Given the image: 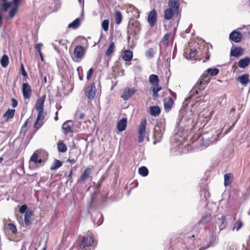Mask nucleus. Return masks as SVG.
Segmentation results:
<instances>
[{
	"label": "nucleus",
	"instance_id": "nucleus-56",
	"mask_svg": "<svg viewBox=\"0 0 250 250\" xmlns=\"http://www.w3.org/2000/svg\"><path fill=\"white\" fill-rule=\"evenodd\" d=\"M12 104L11 105L13 108H15L18 105V101L14 98H12L11 100Z\"/></svg>",
	"mask_w": 250,
	"mask_h": 250
},
{
	"label": "nucleus",
	"instance_id": "nucleus-45",
	"mask_svg": "<svg viewBox=\"0 0 250 250\" xmlns=\"http://www.w3.org/2000/svg\"><path fill=\"white\" fill-rule=\"evenodd\" d=\"M207 74H210L211 76H214L219 73V69L217 68H208L206 71Z\"/></svg>",
	"mask_w": 250,
	"mask_h": 250
},
{
	"label": "nucleus",
	"instance_id": "nucleus-54",
	"mask_svg": "<svg viewBox=\"0 0 250 250\" xmlns=\"http://www.w3.org/2000/svg\"><path fill=\"white\" fill-rule=\"evenodd\" d=\"M27 206L26 205L24 204V205H21L20 208H19V211L22 214V213H24L26 212V211L27 210Z\"/></svg>",
	"mask_w": 250,
	"mask_h": 250
},
{
	"label": "nucleus",
	"instance_id": "nucleus-8",
	"mask_svg": "<svg viewBox=\"0 0 250 250\" xmlns=\"http://www.w3.org/2000/svg\"><path fill=\"white\" fill-rule=\"evenodd\" d=\"M86 52V49L81 45H77L74 48L73 54L76 59H81L84 57Z\"/></svg>",
	"mask_w": 250,
	"mask_h": 250
},
{
	"label": "nucleus",
	"instance_id": "nucleus-21",
	"mask_svg": "<svg viewBox=\"0 0 250 250\" xmlns=\"http://www.w3.org/2000/svg\"><path fill=\"white\" fill-rule=\"evenodd\" d=\"M237 81L241 83L244 86H247L250 82L249 75L248 74H244L239 76L237 79Z\"/></svg>",
	"mask_w": 250,
	"mask_h": 250
},
{
	"label": "nucleus",
	"instance_id": "nucleus-19",
	"mask_svg": "<svg viewBox=\"0 0 250 250\" xmlns=\"http://www.w3.org/2000/svg\"><path fill=\"white\" fill-rule=\"evenodd\" d=\"M45 98L46 96L44 95L37 100L35 105L37 111H43V105Z\"/></svg>",
	"mask_w": 250,
	"mask_h": 250
},
{
	"label": "nucleus",
	"instance_id": "nucleus-27",
	"mask_svg": "<svg viewBox=\"0 0 250 250\" xmlns=\"http://www.w3.org/2000/svg\"><path fill=\"white\" fill-rule=\"evenodd\" d=\"M127 125V119L126 118H123L117 124V129L119 131H124Z\"/></svg>",
	"mask_w": 250,
	"mask_h": 250
},
{
	"label": "nucleus",
	"instance_id": "nucleus-30",
	"mask_svg": "<svg viewBox=\"0 0 250 250\" xmlns=\"http://www.w3.org/2000/svg\"><path fill=\"white\" fill-rule=\"evenodd\" d=\"M57 149L60 152H65L67 151L66 145L62 141H58L57 143Z\"/></svg>",
	"mask_w": 250,
	"mask_h": 250
},
{
	"label": "nucleus",
	"instance_id": "nucleus-29",
	"mask_svg": "<svg viewBox=\"0 0 250 250\" xmlns=\"http://www.w3.org/2000/svg\"><path fill=\"white\" fill-rule=\"evenodd\" d=\"M233 180V175L231 173H226L224 175V186L227 187L230 185Z\"/></svg>",
	"mask_w": 250,
	"mask_h": 250
},
{
	"label": "nucleus",
	"instance_id": "nucleus-10",
	"mask_svg": "<svg viewBox=\"0 0 250 250\" xmlns=\"http://www.w3.org/2000/svg\"><path fill=\"white\" fill-rule=\"evenodd\" d=\"M95 85L94 83L89 84L86 88L85 93V96L90 100L94 99L95 95Z\"/></svg>",
	"mask_w": 250,
	"mask_h": 250
},
{
	"label": "nucleus",
	"instance_id": "nucleus-14",
	"mask_svg": "<svg viewBox=\"0 0 250 250\" xmlns=\"http://www.w3.org/2000/svg\"><path fill=\"white\" fill-rule=\"evenodd\" d=\"M38 115L36 121L34 125V127L37 129H39L43 124V120H44V112L43 111H37Z\"/></svg>",
	"mask_w": 250,
	"mask_h": 250
},
{
	"label": "nucleus",
	"instance_id": "nucleus-42",
	"mask_svg": "<svg viewBox=\"0 0 250 250\" xmlns=\"http://www.w3.org/2000/svg\"><path fill=\"white\" fill-rule=\"evenodd\" d=\"M139 173L143 177L146 176L148 174V170L146 167H141L139 168Z\"/></svg>",
	"mask_w": 250,
	"mask_h": 250
},
{
	"label": "nucleus",
	"instance_id": "nucleus-31",
	"mask_svg": "<svg viewBox=\"0 0 250 250\" xmlns=\"http://www.w3.org/2000/svg\"><path fill=\"white\" fill-rule=\"evenodd\" d=\"M161 112V110L158 106H153L150 107V113L152 116H157Z\"/></svg>",
	"mask_w": 250,
	"mask_h": 250
},
{
	"label": "nucleus",
	"instance_id": "nucleus-58",
	"mask_svg": "<svg viewBox=\"0 0 250 250\" xmlns=\"http://www.w3.org/2000/svg\"><path fill=\"white\" fill-rule=\"evenodd\" d=\"M77 115L78 116V118L80 119H83L85 116V114L83 113L77 112L76 114V115Z\"/></svg>",
	"mask_w": 250,
	"mask_h": 250
},
{
	"label": "nucleus",
	"instance_id": "nucleus-16",
	"mask_svg": "<svg viewBox=\"0 0 250 250\" xmlns=\"http://www.w3.org/2000/svg\"><path fill=\"white\" fill-rule=\"evenodd\" d=\"M34 215V212L31 209H28L24 216L25 224L26 226L30 225L32 223V216Z\"/></svg>",
	"mask_w": 250,
	"mask_h": 250
},
{
	"label": "nucleus",
	"instance_id": "nucleus-32",
	"mask_svg": "<svg viewBox=\"0 0 250 250\" xmlns=\"http://www.w3.org/2000/svg\"><path fill=\"white\" fill-rule=\"evenodd\" d=\"M153 138L154 140V144H156L157 143L160 142L162 138V134L161 132L159 131H154Z\"/></svg>",
	"mask_w": 250,
	"mask_h": 250
},
{
	"label": "nucleus",
	"instance_id": "nucleus-48",
	"mask_svg": "<svg viewBox=\"0 0 250 250\" xmlns=\"http://www.w3.org/2000/svg\"><path fill=\"white\" fill-rule=\"evenodd\" d=\"M171 35V33L170 32L167 33L164 35L162 39V42L165 45H168L169 43V39Z\"/></svg>",
	"mask_w": 250,
	"mask_h": 250
},
{
	"label": "nucleus",
	"instance_id": "nucleus-5",
	"mask_svg": "<svg viewBox=\"0 0 250 250\" xmlns=\"http://www.w3.org/2000/svg\"><path fill=\"white\" fill-rule=\"evenodd\" d=\"M94 243V238L92 234L87 235L81 237L78 242L79 248L80 250H84L87 247L93 245Z\"/></svg>",
	"mask_w": 250,
	"mask_h": 250
},
{
	"label": "nucleus",
	"instance_id": "nucleus-37",
	"mask_svg": "<svg viewBox=\"0 0 250 250\" xmlns=\"http://www.w3.org/2000/svg\"><path fill=\"white\" fill-rule=\"evenodd\" d=\"M74 153V151L71 150L69 153V158L67 159V162L71 164H75L78 160V157H73V154Z\"/></svg>",
	"mask_w": 250,
	"mask_h": 250
},
{
	"label": "nucleus",
	"instance_id": "nucleus-13",
	"mask_svg": "<svg viewBox=\"0 0 250 250\" xmlns=\"http://www.w3.org/2000/svg\"><path fill=\"white\" fill-rule=\"evenodd\" d=\"M157 20V14L156 10L153 9L149 13L147 18V21L151 27H153L156 24Z\"/></svg>",
	"mask_w": 250,
	"mask_h": 250
},
{
	"label": "nucleus",
	"instance_id": "nucleus-22",
	"mask_svg": "<svg viewBox=\"0 0 250 250\" xmlns=\"http://www.w3.org/2000/svg\"><path fill=\"white\" fill-rule=\"evenodd\" d=\"M164 107L165 110L169 111L171 109L174 103V100L172 97L166 98L164 101Z\"/></svg>",
	"mask_w": 250,
	"mask_h": 250
},
{
	"label": "nucleus",
	"instance_id": "nucleus-35",
	"mask_svg": "<svg viewBox=\"0 0 250 250\" xmlns=\"http://www.w3.org/2000/svg\"><path fill=\"white\" fill-rule=\"evenodd\" d=\"M212 219V216L210 214H208L203 216L199 222V223L203 224L208 223Z\"/></svg>",
	"mask_w": 250,
	"mask_h": 250
},
{
	"label": "nucleus",
	"instance_id": "nucleus-1",
	"mask_svg": "<svg viewBox=\"0 0 250 250\" xmlns=\"http://www.w3.org/2000/svg\"><path fill=\"white\" fill-rule=\"evenodd\" d=\"M212 232L210 234L211 237L208 241L202 243L201 238L195 239L194 235L187 237L185 239L184 242L186 248L188 250H204L208 248L214 239L216 234V227L211 226Z\"/></svg>",
	"mask_w": 250,
	"mask_h": 250
},
{
	"label": "nucleus",
	"instance_id": "nucleus-12",
	"mask_svg": "<svg viewBox=\"0 0 250 250\" xmlns=\"http://www.w3.org/2000/svg\"><path fill=\"white\" fill-rule=\"evenodd\" d=\"M242 34L240 32L237 31L236 30H233L230 33L229 36V40L234 42H240L242 39Z\"/></svg>",
	"mask_w": 250,
	"mask_h": 250
},
{
	"label": "nucleus",
	"instance_id": "nucleus-43",
	"mask_svg": "<svg viewBox=\"0 0 250 250\" xmlns=\"http://www.w3.org/2000/svg\"><path fill=\"white\" fill-rule=\"evenodd\" d=\"M12 3L10 2H8L7 1H3V2L1 4V7L2 11H3L4 12H7L8 10V9L11 7H12Z\"/></svg>",
	"mask_w": 250,
	"mask_h": 250
},
{
	"label": "nucleus",
	"instance_id": "nucleus-23",
	"mask_svg": "<svg viewBox=\"0 0 250 250\" xmlns=\"http://www.w3.org/2000/svg\"><path fill=\"white\" fill-rule=\"evenodd\" d=\"M250 63V58L246 57L244 58L240 59L238 62V66L240 68H245L249 65Z\"/></svg>",
	"mask_w": 250,
	"mask_h": 250
},
{
	"label": "nucleus",
	"instance_id": "nucleus-50",
	"mask_svg": "<svg viewBox=\"0 0 250 250\" xmlns=\"http://www.w3.org/2000/svg\"><path fill=\"white\" fill-rule=\"evenodd\" d=\"M7 228L11 230L13 234L17 233V229L16 226L13 223H8L7 224Z\"/></svg>",
	"mask_w": 250,
	"mask_h": 250
},
{
	"label": "nucleus",
	"instance_id": "nucleus-34",
	"mask_svg": "<svg viewBox=\"0 0 250 250\" xmlns=\"http://www.w3.org/2000/svg\"><path fill=\"white\" fill-rule=\"evenodd\" d=\"M30 161L34 163L35 165L41 164L42 162L41 159H39L38 154L35 152L31 156Z\"/></svg>",
	"mask_w": 250,
	"mask_h": 250
},
{
	"label": "nucleus",
	"instance_id": "nucleus-28",
	"mask_svg": "<svg viewBox=\"0 0 250 250\" xmlns=\"http://www.w3.org/2000/svg\"><path fill=\"white\" fill-rule=\"evenodd\" d=\"M133 58V52L130 50H125L124 51L123 55V59L126 62L130 61Z\"/></svg>",
	"mask_w": 250,
	"mask_h": 250
},
{
	"label": "nucleus",
	"instance_id": "nucleus-61",
	"mask_svg": "<svg viewBox=\"0 0 250 250\" xmlns=\"http://www.w3.org/2000/svg\"><path fill=\"white\" fill-rule=\"evenodd\" d=\"M39 55H40V56L41 57V59L42 60V61H43V55H42V52H40L39 53Z\"/></svg>",
	"mask_w": 250,
	"mask_h": 250
},
{
	"label": "nucleus",
	"instance_id": "nucleus-15",
	"mask_svg": "<svg viewBox=\"0 0 250 250\" xmlns=\"http://www.w3.org/2000/svg\"><path fill=\"white\" fill-rule=\"evenodd\" d=\"M126 11L127 14H131L132 18L138 19L140 17V12L138 9L132 5L126 8Z\"/></svg>",
	"mask_w": 250,
	"mask_h": 250
},
{
	"label": "nucleus",
	"instance_id": "nucleus-24",
	"mask_svg": "<svg viewBox=\"0 0 250 250\" xmlns=\"http://www.w3.org/2000/svg\"><path fill=\"white\" fill-rule=\"evenodd\" d=\"M198 51L194 48H190L189 51H187L185 52V56L187 59L193 60L197 55Z\"/></svg>",
	"mask_w": 250,
	"mask_h": 250
},
{
	"label": "nucleus",
	"instance_id": "nucleus-53",
	"mask_svg": "<svg viewBox=\"0 0 250 250\" xmlns=\"http://www.w3.org/2000/svg\"><path fill=\"white\" fill-rule=\"evenodd\" d=\"M94 72V69L93 68H90L87 72L86 79L87 80H90Z\"/></svg>",
	"mask_w": 250,
	"mask_h": 250
},
{
	"label": "nucleus",
	"instance_id": "nucleus-64",
	"mask_svg": "<svg viewBox=\"0 0 250 250\" xmlns=\"http://www.w3.org/2000/svg\"><path fill=\"white\" fill-rule=\"evenodd\" d=\"M44 83H46L47 82V78L46 77H44Z\"/></svg>",
	"mask_w": 250,
	"mask_h": 250
},
{
	"label": "nucleus",
	"instance_id": "nucleus-60",
	"mask_svg": "<svg viewBox=\"0 0 250 250\" xmlns=\"http://www.w3.org/2000/svg\"><path fill=\"white\" fill-rule=\"evenodd\" d=\"M72 174H73V171L71 170L70 172V173H69V174L68 176V178L69 180H70V179H72Z\"/></svg>",
	"mask_w": 250,
	"mask_h": 250
},
{
	"label": "nucleus",
	"instance_id": "nucleus-25",
	"mask_svg": "<svg viewBox=\"0 0 250 250\" xmlns=\"http://www.w3.org/2000/svg\"><path fill=\"white\" fill-rule=\"evenodd\" d=\"M199 60L203 58H205L206 61H208L209 59L210 54L209 53V49L208 46H204L201 53L200 54Z\"/></svg>",
	"mask_w": 250,
	"mask_h": 250
},
{
	"label": "nucleus",
	"instance_id": "nucleus-26",
	"mask_svg": "<svg viewBox=\"0 0 250 250\" xmlns=\"http://www.w3.org/2000/svg\"><path fill=\"white\" fill-rule=\"evenodd\" d=\"M149 82L153 85V87L159 86V79L158 76L156 74H151L149 76Z\"/></svg>",
	"mask_w": 250,
	"mask_h": 250
},
{
	"label": "nucleus",
	"instance_id": "nucleus-57",
	"mask_svg": "<svg viewBox=\"0 0 250 250\" xmlns=\"http://www.w3.org/2000/svg\"><path fill=\"white\" fill-rule=\"evenodd\" d=\"M43 44L41 43H39L37 44L35 46V49L38 51L39 53L41 52V48Z\"/></svg>",
	"mask_w": 250,
	"mask_h": 250
},
{
	"label": "nucleus",
	"instance_id": "nucleus-33",
	"mask_svg": "<svg viewBox=\"0 0 250 250\" xmlns=\"http://www.w3.org/2000/svg\"><path fill=\"white\" fill-rule=\"evenodd\" d=\"M114 18L116 24H120L123 20V15L120 11H116L114 13Z\"/></svg>",
	"mask_w": 250,
	"mask_h": 250
},
{
	"label": "nucleus",
	"instance_id": "nucleus-55",
	"mask_svg": "<svg viewBox=\"0 0 250 250\" xmlns=\"http://www.w3.org/2000/svg\"><path fill=\"white\" fill-rule=\"evenodd\" d=\"M21 74H22V76L24 77H27V74L25 70L24 65H23V63H21Z\"/></svg>",
	"mask_w": 250,
	"mask_h": 250
},
{
	"label": "nucleus",
	"instance_id": "nucleus-52",
	"mask_svg": "<svg viewBox=\"0 0 250 250\" xmlns=\"http://www.w3.org/2000/svg\"><path fill=\"white\" fill-rule=\"evenodd\" d=\"M154 51L153 48H150L146 52V56L149 58H152L153 57Z\"/></svg>",
	"mask_w": 250,
	"mask_h": 250
},
{
	"label": "nucleus",
	"instance_id": "nucleus-59",
	"mask_svg": "<svg viewBox=\"0 0 250 250\" xmlns=\"http://www.w3.org/2000/svg\"><path fill=\"white\" fill-rule=\"evenodd\" d=\"M3 15L2 13V10L0 9V28L2 25Z\"/></svg>",
	"mask_w": 250,
	"mask_h": 250
},
{
	"label": "nucleus",
	"instance_id": "nucleus-4",
	"mask_svg": "<svg viewBox=\"0 0 250 250\" xmlns=\"http://www.w3.org/2000/svg\"><path fill=\"white\" fill-rule=\"evenodd\" d=\"M169 7L165 10L164 18L166 20H171L174 15L177 16L179 13V0H169Z\"/></svg>",
	"mask_w": 250,
	"mask_h": 250
},
{
	"label": "nucleus",
	"instance_id": "nucleus-63",
	"mask_svg": "<svg viewBox=\"0 0 250 250\" xmlns=\"http://www.w3.org/2000/svg\"><path fill=\"white\" fill-rule=\"evenodd\" d=\"M74 151V153L73 154V157H78L77 156H76V151H75V150H73Z\"/></svg>",
	"mask_w": 250,
	"mask_h": 250
},
{
	"label": "nucleus",
	"instance_id": "nucleus-11",
	"mask_svg": "<svg viewBox=\"0 0 250 250\" xmlns=\"http://www.w3.org/2000/svg\"><path fill=\"white\" fill-rule=\"evenodd\" d=\"M20 0H13V5L10 11L9 12V16L8 19H13L18 11V8L20 5L19 3Z\"/></svg>",
	"mask_w": 250,
	"mask_h": 250
},
{
	"label": "nucleus",
	"instance_id": "nucleus-44",
	"mask_svg": "<svg viewBox=\"0 0 250 250\" xmlns=\"http://www.w3.org/2000/svg\"><path fill=\"white\" fill-rule=\"evenodd\" d=\"M62 166V163L59 160L56 159L50 167L51 170H55Z\"/></svg>",
	"mask_w": 250,
	"mask_h": 250
},
{
	"label": "nucleus",
	"instance_id": "nucleus-7",
	"mask_svg": "<svg viewBox=\"0 0 250 250\" xmlns=\"http://www.w3.org/2000/svg\"><path fill=\"white\" fill-rule=\"evenodd\" d=\"M21 90L24 99H29L32 95V88L29 84L23 83L22 85Z\"/></svg>",
	"mask_w": 250,
	"mask_h": 250
},
{
	"label": "nucleus",
	"instance_id": "nucleus-41",
	"mask_svg": "<svg viewBox=\"0 0 250 250\" xmlns=\"http://www.w3.org/2000/svg\"><path fill=\"white\" fill-rule=\"evenodd\" d=\"M218 223L219 224V228L220 230H222L225 228V216L222 215L220 218H218Z\"/></svg>",
	"mask_w": 250,
	"mask_h": 250
},
{
	"label": "nucleus",
	"instance_id": "nucleus-6",
	"mask_svg": "<svg viewBox=\"0 0 250 250\" xmlns=\"http://www.w3.org/2000/svg\"><path fill=\"white\" fill-rule=\"evenodd\" d=\"M146 119L142 120L139 125L138 133L139 134L138 142L140 143H142L146 137Z\"/></svg>",
	"mask_w": 250,
	"mask_h": 250
},
{
	"label": "nucleus",
	"instance_id": "nucleus-18",
	"mask_svg": "<svg viewBox=\"0 0 250 250\" xmlns=\"http://www.w3.org/2000/svg\"><path fill=\"white\" fill-rule=\"evenodd\" d=\"M137 91V89L133 88H128L127 89H125L122 95V98L124 100H127L130 97L133 96Z\"/></svg>",
	"mask_w": 250,
	"mask_h": 250
},
{
	"label": "nucleus",
	"instance_id": "nucleus-47",
	"mask_svg": "<svg viewBox=\"0 0 250 250\" xmlns=\"http://www.w3.org/2000/svg\"><path fill=\"white\" fill-rule=\"evenodd\" d=\"M109 24V21L108 19L104 20L102 21V27L104 31L107 32L108 30Z\"/></svg>",
	"mask_w": 250,
	"mask_h": 250
},
{
	"label": "nucleus",
	"instance_id": "nucleus-9",
	"mask_svg": "<svg viewBox=\"0 0 250 250\" xmlns=\"http://www.w3.org/2000/svg\"><path fill=\"white\" fill-rule=\"evenodd\" d=\"M73 125V122L71 120H67L64 122L62 125V130L65 135L73 132L72 126Z\"/></svg>",
	"mask_w": 250,
	"mask_h": 250
},
{
	"label": "nucleus",
	"instance_id": "nucleus-3",
	"mask_svg": "<svg viewBox=\"0 0 250 250\" xmlns=\"http://www.w3.org/2000/svg\"><path fill=\"white\" fill-rule=\"evenodd\" d=\"M210 78L205 71L201 76L198 82L190 91V97L191 98L196 94H198L199 91L204 90L206 85L209 83Z\"/></svg>",
	"mask_w": 250,
	"mask_h": 250
},
{
	"label": "nucleus",
	"instance_id": "nucleus-46",
	"mask_svg": "<svg viewBox=\"0 0 250 250\" xmlns=\"http://www.w3.org/2000/svg\"><path fill=\"white\" fill-rule=\"evenodd\" d=\"M162 89V87L161 86H155L152 87V90L153 92V97L154 99L157 98L158 97V92L160 91Z\"/></svg>",
	"mask_w": 250,
	"mask_h": 250
},
{
	"label": "nucleus",
	"instance_id": "nucleus-20",
	"mask_svg": "<svg viewBox=\"0 0 250 250\" xmlns=\"http://www.w3.org/2000/svg\"><path fill=\"white\" fill-rule=\"evenodd\" d=\"M244 54V50L240 47H234L232 48L230 51V55L231 56L239 57Z\"/></svg>",
	"mask_w": 250,
	"mask_h": 250
},
{
	"label": "nucleus",
	"instance_id": "nucleus-39",
	"mask_svg": "<svg viewBox=\"0 0 250 250\" xmlns=\"http://www.w3.org/2000/svg\"><path fill=\"white\" fill-rule=\"evenodd\" d=\"M81 25L79 19H75L72 22L68 24L69 28H72L73 29H77Z\"/></svg>",
	"mask_w": 250,
	"mask_h": 250
},
{
	"label": "nucleus",
	"instance_id": "nucleus-49",
	"mask_svg": "<svg viewBox=\"0 0 250 250\" xmlns=\"http://www.w3.org/2000/svg\"><path fill=\"white\" fill-rule=\"evenodd\" d=\"M28 120H27L25 122V123L23 124V125H22V126L21 127V129L20 130V133L21 134H23V136H24L26 133V132H27L26 127L28 125Z\"/></svg>",
	"mask_w": 250,
	"mask_h": 250
},
{
	"label": "nucleus",
	"instance_id": "nucleus-40",
	"mask_svg": "<svg viewBox=\"0 0 250 250\" xmlns=\"http://www.w3.org/2000/svg\"><path fill=\"white\" fill-rule=\"evenodd\" d=\"M114 48H115L114 43V42H111L110 43V45L106 51V52H105L106 55L107 56H109L110 55H111L114 51Z\"/></svg>",
	"mask_w": 250,
	"mask_h": 250
},
{
	"label": "nucleus",
	"instance_id": "nucleus-38",
	"mask_svg": "<svg viewBox=\"0 0 250 250\" xmlns=\"http://www.w3.org/2000/svg\"><path fill=\"white\" fill-rule=\"evenodd\" d=\"M15 112V109L9 108L4 114L3 117H7V119H12L14 116Z\"/></svg>",
	"mask_w": 250,
	"mask_h": 250
},
{
	"label": "nucleus",
	"instance_id": "nucleus-36",
	"mask_svg": "<svg viewBox=\"0 0 250 250\" xmlns=\"http://www.w3.org/2000/svg\"><path fill=\"white\" fill-rule=\"evenodd\" d=\"M9 63V58L7 55H3L0 60V64L3 67H6Z\"/></svg>",
	"mask_w": 250,
	"mask_h": 250
},
{
	"label": "nucleus",
	"instance_id": "nucleus-51",
	"mask_svg": "<svg viewBox=\"0 0 250 250\" xmlns=\"http://www.w3.org/2000/svg\"><path fill=\"white\" fill-rule=\"evenodd\" d=\"M243 223L240 219H238L237 221L235 223L234 228L236 229L237 230H238L242 226Z\"/></svg>",
	"mask_w": 250,
	"mask_h": 250
},
{
	"label": "nucleus",
	"instance_id": "nucleus-2",
	"mask_svg": "<svg viewBox=\"0 0 250 250\" xmlns=\"http://www.w3.org/2000/svg\"><path fill=\"white\" fill-rule=\"evenodd\" d=\"M220 130H210L202 134L198 138L202 147H207L210 144L216 142L221 135Z\"/></svg>",
	"mask_w": 250,
	"mask_h": 250
},
{
	"label": "nucleus",
	"instance_id": "nucleus-17",
	"mask_svg": "<svg viewBox=\"0 0 250 250\" xmlns=\"http://www.w3.org/2000/svg\"><path fill=\"white\" fill-rule=\"evenodd\" d=\"M91 173L90 167H88L85 169L82 174L81 175L80 179L78 180V183H83L87 180L90 176Z\"/></svg>",
	"mask_w": 250,
	"mask_h": 250
},
{
	"label": "nucleus",
	"instance_id": "nucleus-62",
	"mask_svg": "<svg viewBox=\"0 0 250 250\" xmlns=\"http://www.w3.org/2000/svg\"><path fill=\"white\" fill-rule=\"evenodd\" d=\"M171 92V95L172 96V97H173L175 99H176V94L175 92H172V91H170Z\"/></svg>",
	"mask_w": 250,
	"mask_h": 250
}]
</instances>
